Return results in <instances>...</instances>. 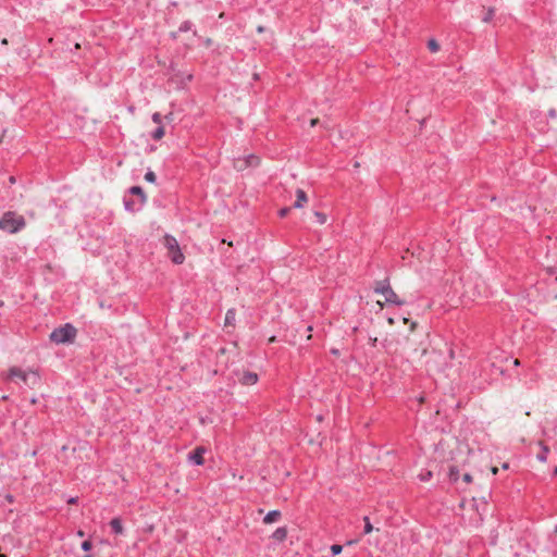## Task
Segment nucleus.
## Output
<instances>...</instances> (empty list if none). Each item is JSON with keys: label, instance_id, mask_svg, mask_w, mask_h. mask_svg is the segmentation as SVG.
I'll return each mask as SVG.
<instances>
[{"label": "nucleus", "instance_id": "f257e3e1", "mask_svg": "<svg viewBox=\"0 0 557 557\" xmlns=\"http://www.w3.org/2000/svg\"><path fill=\"white\" fill-rule=\"evenodd\" d=\"M25 225L26 221L24 216L14 211H7L0 218V230L10 234L20 232Z\"/></svg>", "mask_w": 557, "mask_h": 557}, {"label": "nucleus", "instance_id": "f03ea898", "mask_svg": "<svg viewBox=\"0 0 557 557\" xmlns=\"http://www.w3.org/2000/svg\"><path fill=\"white\" fill-rule=\"evenodd\" d=\"M374 293L381 294L385 297V302L396 306L405 305V301L391 287L388 278L376 281L373 287Z\"/></svg>", "mask_w": 557, "mask_h": 557}, {"label": "nucleus", "instance_id": "7ed1b4c3", "mask_svg": "<svg viewBox=\"0 0 557 557\" xmlns=\"http://www.w3.org/2000/svg\"><path fill=\"white\" fill-rule=\"evenodd\" d=\"M9 380L20 379L25 385L30 388H34L39 384L40 377L35 371H24L21 368L12 367L9 369L8 376Z\"/></svg>", "mask_w": 557, "mask_h": 557}, {"label": "nucleus", "instance_id": "20e7f679", "mask_svg": "<svg viewBox=\"0 0 557 557\" xmlns=\"http://www.w3.org/2000/svg\"><path fill=\"white\" fill-rule=\"evenodd\" d=\"M76 329L72 324L66 323L51 332L50 341L55 344L72 343L76 337Z\"/></svg>", "mask_w": 557, "mask_h": 557}, {"label": "nucleus", "instance_id": "39448f33", "mask_svg": "<svg viewBox=\"0 0 557 557\" xmlns=\"http://www.w3.org/2000/svg\"><path fill=\"white\" fill-rule=\"evenodd\" d=\"M163 245L168 249V256L175 264H182L185 260V257L180 248V245L175 237L166 234L163 237Z\"/></svg>", "mask_w": 557, "mask_h": 557}, {"label": "nucleus", "instance_id": "423d86ee", "mask_svg": "<svg viewBox=\"0 0 557 557\" xmlns=\"http://www.w3.org/2000/svg\"><path fill=\"white\" fill-rule=\"evenodd\" d=\"M260 163V159L256 154H248L246 157H238L234 159V168L237 171H245L248 168H256Z\"/></svg>", "mask_w": 557, "mask_h": 557}, {"label": "nucleus", "instance_id": "0eeeda50", "mask_svg": "<svg viewBox=\"0 0 557 557\" xmlns=\"http://www.w3.org/2000/svg\"><path fill=\"white\" fill-rule=\"evenodd\" d=\"M206 449L203 447H197L188 455V460L194 465L201 466L205 462L203 454Z\"/></svg>", "mask_w": 557, "mask_h": 557}, {"label": "nucleus", "instance_id": "6e6552de", "mask_svg": "<svg viewBox=\"0 0 557 557\" xmlns=\"http://www.w3.org/2000/svg\"><path fill=\"white\" fill-rule=\"evenodd\" d=\"M239 381L243 385H253L258 381V375L255 372H245Z\"/></svg>", "mask_w": 557, "mask_h": 557}, {"label": "nucleus", "instance_id": "1a4fd4ad", "mask_svg": "<svg viewBox=\"0 0 557 557\" xmlns=\"http://www.w3.org/2000/svg\"><path fill=\"white\" fill-rule=\"evenodd\" d=\"M296 197H297V199L293 205L294 208H297V209L302 208L305 206V203L308 201L305 190H302L300 188H298L296 190Z\"/></svg>", "mask_w": 557, "mask_h": 557}, {"label": "nucleus", "instance_id": "9d476101", "mask_svg": "<svg viewBox=\"0 0 557 557\" xmlns=\"http://www.w3.org/2000/svg\"><path fill=\"white\" fill-rule=\"evenodd\" d=\"M144 205H140V200H131L127 198H124V207L127 211H138L143 208Z\"/></svg>", "mask_w": 557, "mask_h": 557}, {"label": "nucleus", "instance_id": "9b49d317", "mask_svg": "<svg viewBox=\"0 0 557 557\" xmlns=\"http://www.w3.org/2000/svg\"><path fill=\"white\" fill-rule=\"evenodd\" d=\"M129 194L137 196L138 200H140V205H145L147 201V197L144 193V189L140 186H133L129 188Z\"/></svg>", "mask_w": 557, "mask_h": 557}, {"label": "nucleus", "instance_id": "f8f14e48", "mask_svg": "<svg viewBox=\"0 0 557 557\" xmlns=\"http://www.w3.org/2000/svg\"><path fill=\"white\" fill-rule=\"evenodd\" d=\"M110 527L112 529V531L117 534V535H121L123 534L124 532V528L122 525V520L120 518H113L111 521H110Z\"/></svg>", "mask_w": 557, "mask_h": 557}, {"label": "nucleus", "instance_id": "ddd939ff", "mask_svg": "<svg viewBox=\"0 0 557 557\" xmlns=\"http://www.w3.org/2000/svg\"><path fill=\"white\" fill-rule=\"evenodd\" d=\"M280 517H281V511H278V510H271L263 518V522L265 524H270V523H273V522L277 521L280 519Z\"/></svg>", "mask_w": 557, "mask_h": 557}, {"label": "nucleus", "instance_id": "4468645a", "mask_svg": "<svg viewBox=\"0 0 557 557\" xmlns=\"http://www.w3.org/2000/svg\"><path fill=\"white\" fill-rule=\"evenodd\" d=\"M286 536L287 530L284 527L277 528L272 534V539H274L277 542H283L286 539Z\"/></svg>", "mask_w": 557, "mask_h": 557}, {"label": "nucleus", "instance_id": "2eb2a0df", "mask_svg": "<svg viewBox=\"0 0 557 557\" xmlns=\"http://www.w3.org/2000/svg\"><path fill=\"white\" fill-rule=\"evenodd\" d=\"M236 312L234 309H228L225 314V326H233L235 323Z\"/></svg>", "mask_w": 557, "mask_h": 557}, {"label": "nucleus", "instance_id": "dca6fc26", "mask_svg": "<svg viewBox=\"0 0 557 557\" xmlns=\"http://www.w3.org/2000/svg\"><path fill=\"white\" fill-rule=\"evenodd\" d=\"M164 136V127L159 125L151 134L152 139L160 140Z\"/></svg>", "mask_w": 557, "mask_h": 557}, {"label": "nucleus", "instance_id": "f3484780", "mask_svg": "<svg viewBox=\"0 0 557 557\" xmlns=\"http://www.w3.org/2000/svg\"><path fill=\"white\" fill-rule=\"evenodd\" d=\"M540 445H541L542 451L540 454H537V459L540 461L544 462L547 459V454H548L549 449L542 442L540 443Z\"/></svg>", "mask_w": 557, "mask_h": 557}, {"label": "nucleus", "instance_id": "a211bd4d", "mask_svg": "<svg viewBox=\"0 0 557 557\" xmlns=\"http://www.w3.org/2000/svg\"><path fill=\"white\" fill-rule=\"evenodd\" d=\"M494 15H495V10H494L493 8H488V9L484 12V14H483V16H482V21H483L484 23H490V22L493 20Z\"/></svg>", "mask_w": 557, "mask_h": 557}, {"label": "nucleus", "instance_id": "6ab92c4d", "mask_svg": "<svg viewBox=\"0 0 557 557\" xmlns=\"http://www.w3.org/2000/svg\"><path fill=\"white\" fill-rule=\"evenodd\" d=\"M449 479L453 482H456L459 479V470L457 467H450L449 468Z\"/></svg>", "mask_w": 557, "mask_h": 557}, {"label": "nucleus", "instance_id": "aec40b11", "mask_svg": "<svg viewBox=\"0 0 557 557\" xmlns=\"http://www.w3.org/2000/svg\"><path fill=\"white\" fill-rule=\"evenodd\" d=\"M428 48L432 52H437L440 50V45H438V42L435 39H430L428 41Z\"/></svg>", "mask_w": 557, "mask_h": 557}, {"label": "nucleus", "instance_id": "412c9836", "mask_svg": "<svg viewBox=\"0 0 557 557\" xmlns=\"http://www.w3.org/2000/svg\"><path fill=\"white\" fill-rule=\"evenodd\" d=\"M433 476V473L432 471H424V472H421L418 478L420 479V481L422 482H426L429 480H431V478Z\"/></svg>", "mask_w": 557, "mask_h": 557}, {"label": "nucleus", "instance_id": "4be33fe9", "mask_svg": "<svg viewBox=\"0 0 557 557\" xmlns=\"http://www.w3.org/2000/svg\"><path fill=\"white\" fill-rule=\"evenodd\" d=\"M193 27V23L190 21H185L181 24L178 30L182 33L190 30Z\"/></svg>", "mask_w": 557, "mask_h": 557}, {"label": "nucleus", "instance_id": "5701e85b", "mask_svg": "<svg viewBox=\"0 0 557 557\" xmlns=\"http://www.w3.org/2000/svg\"><path fill=\"white\" fill-rule=\"evenodd\" d=\"M363 521H364V529H363V533H364V534H369V533H371V532H372V530H373V527H372V524H371V522H370L369 518H368V517H364V518H363Z\"/></svg>", "mask_w": 557, "mask_h": 557}, {"label": "nucleus", "instance_id": "b1692460", "mask_svg": "<svg viewBox=\"0 0 557 557\" xmlns=\"http://www.w3.org/2000/svg\"><path fill=\"white\" fill-rule=\"evenodd\" d=\"M145 180L149 183H154L156 180H157V176L156 174L152 172V171H148L146 174H145Z\"/></svg>", "mask_w": 557, "mask_h": 557}, {"label": "nucleus", "instance_id": "393cba45", "mask_svg": "<svg viewBox=\"0 0 557 557\" xmlns=\"http://www.w3.org/2000/svg\"><path fill=\"white\" fill-rule=\"evenodd\" d=\"M342 550H343V546L342 545L334 544V545L331 546V552H332L333 556H336V555L341 554Z\"/></svg>", "mask_w": 557, "mask_h": 557}, {"label": "nucleus", "instance_id": "a878e982", "mask_svg": "<svg viewBox=\"0 0 557 557\" xmlns=\"http://www.w3.org/2000/svg\"><path fill=\"white\" fill-rule=\"evenodd\" d=\"M92 548V543L89 540H86L82 543V549L88 552Z\"/></svg>", "mask_w": 557, "mask_h": 557}, {"label": "nucleus", "instance_id": "bb28decb", "mask_svg": "<svg viewBox=\"0 0 557 557\" xmlns=\"http://www.w3.org/2000/svg\"><path fill=\"white\" fill-rule=\"evenodd\" d=\"M151 119H152V121H153L156 124L161 125V123H162V115H161L159 112H154V113L152 114V117H151Z\"/></svg>", "mask_w": 557, "mask_h": 557}, {"label": "nucleus", "instance_id": "cd10ccee", "mask_svg": "<svg viewBox=\"0 0 557 557\" xmlns=\"http://www.w3.org/2000/svg\"><path fill=\"white\" fill-rule=\"evenodd\" d=\"M314 215L317 216L318 222H319L320 224L325 223V221H326V216H325V214H323V213H321V212H318V211H317V212L314 213Z\"/></svg>", "mask_w": 557, "mask_h": 557}, {"label": "nucleus", "instance_id": "c85d7f7f", "mask_svg": "<svg viewBox=\"0 0 557 557\" xmlns=\"http://www.w3.org/2000/svg\"><path fill=\"white\" fill-rule=\"evenodd\" d=\"M290 211V208L289 207H285V208H282L280 211H278V215L281 218H285Z\"/></svg>", "mask_w": 557, "mask_h": 557}, {"label": "nucleus", "instance_id": "c756f323", "mask_svg": "<svg viewBox=\"0 0 557 557\" xmlns=\"http://www.w3.org/2000/svg\"><path fill=\"white\" fill-rule=\"evenodd\" d=\"M462 479L466 483H470L472 481V476L469 473H465Z\"/></svg>", "mask_w": 557, "mask_h": 557}, {"label": "nucleus", "instance_id": "7c9ffc66", "mask_svg": "<svg viewBox=\"0 0 557 557\" xmlns=\"http://www.w3.org/2000/svg\"><path fill=\"white\" fill-rule=\"evenodd\" d=\"M376 342H377V338L376 337H370L369 338V343L371 344V346H375L376 345Z\"/></svg>", "mask_w": 557, "mask_h": 557}, {"label": "nucleus", "instance_id": "2f4dec72", "mask_svg": "<svg viewBox=\"0 0 557 557\" xmlns=\"http://www.w3.org/2000/svg\"><path fill=\"white\" fill-rule=\"evenodd\" d=\"M318 123H319V120H318V119H312V120L310 121V125H311V126H315Z\"/></svg>", "mask_w": 557, "mask_h": 557}, {"label": "nucleus", "instance_id": "473e14b6", "mask_svg": "<svg viewBox=\"0 0 557 557\" xmlns=\"http://www.w3.org/2000/svg\"><path fill=\"white\" fill-rule=\"evenodd\" d=\"M77 535H78V536H81V537H83V536L85 535V533H84V531L79 530V531L77 532Z\"/></svg>", "mask_w": 557, "mask_h": 557}, {"label": "nucleus", "instance_id": "72a5a7b5", "mask_svg": "<svg viewBox=\"0 0 557 557\" xmlns=\"http://www.w3.org/2000/svg\"><path fill=\"white\" fill-rule=\"evenodd\" d=\"M493 474H496L498 472V469L496 467L492 468Z\"/></svg>", "mask_w": 557, "mask_h": 557}, {"label": "nucleus", "instance_id": "f704fd0d", "mask_svg": "<svg viewBox=\"0 0 557 557\" xmlns=\"http://www.w3.org/2000/svg\"><path fill=\"white\" fill-rule=\"evenodd\" d=\"M70 504H74L76 503V498L72 497L70 500H69Z\"/></svg>", "mask_w": 557, "mask_h": 557}, {"label": "nucleus", "instance_id": "c9c22d12", "mask_svg": "<svg viewBox=\"0 0 557 557\" xmlns=\"http://www.w3.org/2000/svg\"><path fill=\"white\" fill-rule=\"evenodd\" d=\"M549 115H550V116H555V110H550V111H549Z\"/></svg>", "mask_w": 557, "mask_h": 557}, {"label": "nucleus", "instance_id": "e433bc0d", "mask_svg": "<svg viewBox=\"0 0 557 557\" xmlns=\"http://www.w3.org/2000/svg\"><path fill=\"white\" fill-rule=\"evenodd\" d=\"M10 182H11V183H14V182H15L14 176H11V177H10Z\"/></svg>", "mask_w": 557, "mask_h": 557}, {"label": "nucleus", "instance_id": "4c0bfd02", "mask_svg": "<svg viewBox=\"0 0 557 557\" xmlns=\"http://www.w3.org/2000/svg\"><path fill=\"white\" fill-rule=\"evenodd\" d=\"M515 364H516V366H519V364H520V362H519V360H518V359H516V360H515Z\"/></svg>", "mask_w": 557, "mask_h": 557}, {"label": "nucleus", "instance_id": "58836bf2", "mask_svg": "<svg viewBox=\"0 0 557 557\" xmlns=\"http://www.w3.org/2000/svg\"><path fill=\"white\" fill-rule=\"evenodd\" d=\"M388 322H389L391 324H393V323H394V320L391 318V319H388Z\"/></svg>", "mask_w": 557, "mask_h": 557}, {"label": "nucleus", "instance_id": "ea45409f", "mask_svg": "<svg viewBox=\"0 0 557 557\" xmlns=\"http://www.w3.org/2000/svg\"><path fill=\"white\" fill-rule=\"evenodd\" d=\"M503 468L507 469L508 468V463H504Z\"/></svg>", "mask_w": 557, "mask_h": 557}, {"label": "nucleus", "instance_id": "a19ab883", "mask_svg": "<svg viewBox=\"0 0 557 557\" xmlns=\"http://www.w3.org/2000/svg\"><path fill=\"white\" fill-rule=\"evenodd\" d=\"M84 557H92L91 555H85Z\"/></svg>", "mask_w": 557, "mask_h": 557}, {"label": "nucleus", "instance_id": "79ce46f5", "mask_svg": "<svg viewBox=\"0 0 557 557\" xmlns=\"http://www.w3.org/2000/svg\"><path fill=\"white\" fill-rule=\"evenodd\" d=\"M555 473L557 474V467L555 468Z\"/></svg>", "mask_w": 557, "mask_h": 557}, {"label": "nucleus", "instance_id": "37998d69", "mask_svg": "<svg viewBox=\"0 0 557 557\" xmlns=\"http://www.w3.org/2000/svg\"><path fill=\"white\" fill-rule=\"evenodd\" d=\"M0 557H7L5 555H0Z\"/></svg>", "mask_w": 557, "mask_h": 557}]
</instances>
